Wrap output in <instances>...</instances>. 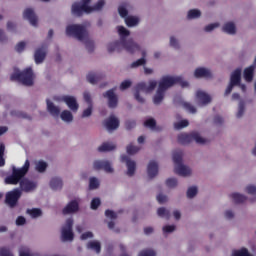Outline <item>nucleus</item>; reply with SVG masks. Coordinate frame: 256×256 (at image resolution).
<instances>
[{"mask_svg": "<svg viewBox=\"0 0 256 256\" xmlns=\"http://www.w3.org/2000/svg\"><path fill=\"white\" fill-rule=\"evenodd\" d=\"M85 47L89 53H93L95 50V42H93V40H87L85 42Z\"/></svg>", "mask_w": 256, "mask_h": 256, "instance_id": "45", "label": "nucleus"}, {"mask_svg": "<svg viewBox=\"0 0 256 256\" xmlns=\"http://www.w3.org/2000/svg\"><path fill=\"white\" fill-rule=\"evenodd\" d=\"M23 18L27 19L33 27H37V15H35V11H33V9L27 8L24 10Z\"/></svg>", "mask_w": 256, "mask_h": 256, "instance_id": "15", "label": "nucleus"}, {"mask_svg": "<svg viewBox=\"0 0 256 256\" xmlns=\"http://www.w3.org/2000/svg\"><path fill=\"white\" fill-rule=\"evenodd\" d=\"M86 79L88 83H91L92 85H96V83H99L101 79H103V75L97 74L95 72H89Z\"/></svg>", "mask_w": 256, "mask_h": 256, "instance_id": "24", "label": "nucleus"}, {"mask_svg": "<svg viewBox=\"0 0 256 256\" xmlns=\"http://www.w3.org/2000/svg\"><path fill=\"white\" fill-rule=\"evenodd\" d=\"M156 199L160 205H163V203H167V197L163 194H158Z\"/></svg>", "mask_w": 256, "mask_h": 256, "instance_id": "61", "label": "nucleus"}, {"mask_svg": "<svg viewBox=\"0 0 256 256\" xmlns=\"http://www.w3.org/2000/svg\"><path fill=\"white\" fill-rule=\"evenodd\" d=\"M75 235L73 234V219L68 218L62 227V241H73Z\"/></svg>", "mask_w": 256, "mask_h": 256, "instance_id": "8", "label": "nucleus"}, {"mask_svg": "<svg viewBox=\"0 0 256 256\" xmlns=\"http://www.w3.org/2000/svg\"><path fill=\"white\" fill-rule=\"evenodd\" d=\"M104 125L108 131H115V129H119V119L111 115L104 121Z\"/></svg>", "mask_w": 256, "mask_h": 256, "instance_id": "17", "label": "nucleus"}, {"mask_svg": "<svg viewBox=\"0 0 256 256\" xmlns=\"http://www.w3.org/2000/svg\"><path fill=\"white\" fill-rule=\"evenodd\" d=\"M72 13L77 17H81L83 13H91V6H85L79 3H74L72 5Z\"/></svg>", "mask_w": 256, "mask_h": 256, "instance_id": "13", "label": "nucleus"}, {"mask_svg": "<svg viewBox=\"0 0 256 256\" xmlns=\"http://www.w3.org/2000/svg\"><path fill=\"white\" fill-rule=\"evenodd\" d=\"M170 46L174 47V49H179V41L175 39V37H170Z\"/></svg>", "mask_w": 256, "mask_h": 256, "instance_id": "62", "label": "nucleus"}, {"mask_svg": "<svg viewBox=\"0 0 256 256\" xmlns=\"http://www.w3.org/2000/svg\"><path fill=\"white\" fill-rule=\"evenodd\" d=\"M36 170L38 171V173H45V171H47V164H46V162L39 161L36 164Z\"/></svg>", "mask_w": 256, "mask_h": 256, "instance_id": "40", "label": "nucleus"}, {"mask_svg": "<svg viewBox=\"0 0 256 256\" xmlns=\"http://www.w3.org/2000/svg\"><path fill=\"white\" fill-rule=\"evenodd\" d=\"M231 199H233L234 203H245L246 196L239 194V193H233L230 195Z\"/></svg>", "mask_w": 256, "mask_h": 256, "instance_id": "34", "label": "nucleus"}, {"mask_svg": "<svg viewBox=\"0 0 256 256\" xmlns=\"http://www.w3.org/2000/svg\"><path fill=\"white\" fill-rule=\"evenodd\" d=\"M118 33L121 37V40H117L115 42L108 44V52L113 53L114 51H117V53H121V47L122 49H125L127 53H136V51H141V47L138 46L137 43L133 41V39L125 40V37H129L130 32L123 26H118Z\"/></svg>", "mask_w": 256, "mask_h": 256, "instance_id": "2", "label": "nucleus"}, {"mask_svg": "<svg viewBox=\"0 0 256 256\" xmlns=\"http://www.w3.org/2000/svg\"><path fill=\"white\" fill-rule=\"evenodd\" d=\"M197 193H198L197 186H192V187L188 188V190H187L188 199H193V197H195V195H197Z\"/></svg>", "mask_w": 256, "mask_h": 256, "instance_id": "42", "label": "nucleus"}, {"mask_svg": "<svg viewBox=\"0 0 256 256\" xmlns=\"http://www.w3.org/2000/svg\"><path fill=\"white\" fill-rule=\"evenodd\" d=\"M125 23L127 27H135L139 23V18L133 17V16H128L125 19Z\"/></svg>", "mask_w": 256, "mask_h": 256, "instance_id": "36", "label": "nucleus"}, {"mask_svg": "<svg viewBox=\"0 0 256 256\" xmlns=\"http://www.w3.org/2000/svg\"><path fill=\"white\" fill-rule=\"evenodd\" d=\"M60 117L62 121H65L66 123H71V121H73V114L69 110L62 111Z\"/></svg>", "mask_w": 256, "mask_h": 256, "instance_id": "33", "label": "nucleus"}, {"mask_svg": "<svg viewBox=\"0 0 256 256\" xmlns=\"http://www.w3.org/2000/svg\"><path fill=\"white\" fill-rule=\"evenodd\" d=\"M147 174L149 179H154V177L159 175V164H157L156 161L152 160L149 162L147 167Z\"/></svg>", "mask_w": 256, "mask_h": 256, "instance_id": "16", "label": "nucleus"}, {"mask_svg": "<svg viewBox=\"0 0 256 256\" xmlns=\"http://www.w3.org/2000/svg\"><path fill=\"white\" fill-rule=\"evenodd\" d=\"M137 125V123L135 122V120H128L125 123V127L128 130L134 129V127Z\"/></svg>", "mask_w": 256, "mask_h": 256, "instance_id": "59", "label": "nucleus"}, {"mask_svg": "<svg viewBox=\"0 0 256 256\" xmlns=\"http://www.w3.org/2000/svg\"><path fill=\"white\" fill-rule=\"evenodd\" d=\"M184 127H189V121L181 120L180 122L174 124V128L178 130L184 129Z\"/></svg>", "mask_w": 256, "mask_h": 256, "instance_id": "44", "label": "nucleus"}, {"mask_svg": "<svg viewBox=\"0 0 256 256\" xmlns=\"http://www.w3.org/2000/svg\"><path fill=\"white\" fill-rule=\"evenodd\" d=\"M88 249L96 251V253H101V243L99 241H90L87 244Z\"/></svg>", "mask_w": 256, "mask_h": 256, "instance_id": "32", "label": "nucleus"}, {"mask_svg": "<svg viewBox=\"0 0 256 256\" xmlns=\"http://www.w3.org/2000/svg\"><path fill=\"white\" fill-rule=\"evenodd\" d=\"M173 85H181L182 87H189V82L183 81L181 76H164L159 82L156 94L153 97L154 105H160V103L165 99V91Z\"/></svg>", "mask_w": 256, "mask_h": 256, "instance_id": "3", "label": "nucleus"}, {"mask_svg": "<svg viewBox=\"0 0 256 256\" xmlns=\"http://www.w3.org/2000/svg\"><path fill=\"white\" fill-rule=\"evenodd\" d=\"M138 256H157V254L151 249H146L142 250Z\"/></svg>", "mask_w": 256, "mask_h": 256, "instance_id": "49", "label": "nucleus"}, {"mask_svg": "<svg viewBox=\"0 0 256 256\" xmlns=\"http://www.w3.org/2000/svg\"><path fill=\"white\" fill-rule=\"evenodd\" d=\"M105 7V0H99L94 6H90V13L92 11H101Z\"/></svg>", "mask_w": 256, "mask_h": 256, "instance_id": "38", "label": "nucleus"}, {"mask_svg": "<svg viewBox=\"0 0 256 256\" xmlns=\"http://www.w3.org/2000/svg\"><path fill=\"white\" fill-rule=\"evenodd\" d=\"M158 217H164L165 219H170L171 212L169 210L165 209V207H160L157 210Z\"/></svg>", "mask_w": 256, "mask_h": 256, "instance_id": "37", "label": "nucleus"}, {"mask_svg": "<svg viewBox=\"0 0 256 256\" xmlns=\"http://www.w3.org/2000/svg\"><path fill=\"white\" fill-rule=\"evenodd\" d=\"M45 49H47V46H42L41 48H38L35 51L34 60L37 65L45 61V57H47V53L45 52Z\"/></svg>", "mask_w": 256, "mask_h": 256, "instance_id": "20", "label": "nucleus"}, {"mask_svg": "<svg viewBox=\"0 0 256 256\" xmlns=\"http://www.w3.org/2000/svg\"><path fill=\"white\" fill-rule=\"evenodd\" d=\"M46 103H47V109L50 115H52L53 117H59V114L61 113V110L59 109V107L55 106V104L49 101V99L46 100Z\"/></svg>", "mask_w": 256, "mask_h": 256, "instance_id": "22", "label": "nucleus"}, {"mask_svg": "<svg viewBox=\"0 0 256 256\" xmlns=\"http://www.w3.org/2000/svg\"><path fill=\"white\" fill-rule=\"evenodd\" d=\"M11 81H18L26 87H31L33 85V80L35 79V74H33V69L31 67L24 69L22 72H15L10 76Z\"/></svg>", "mask_w": 256, "mask_h": 256, "instance_id": "4", "label": "nucleus"}, {"mask_svg": "<svg viewBox=\"0 0 256 256\" xmlns=\"http://www.w3.org/2000/svg\"><path fill=\"white\" fill-rule=\"evenodd\" d=\"M27 214L30 215L33 219H37V217H41L43 215V212L39 208L34 209H28Z\"/></svg>", "mask_w": 256, "mask_h": 256, "instance_id": "35", "label": "nucleus"}, {"mask_svg": "<svg viewBox=\"0 0 256 256\" xmlns=\"http://www.w3.org/2000/svg\"><path fill=\"white\" fill-rule=\"evenodd\" d=\"M83 97H84V101H86V103L89 106H93V101L91 100V94L89 92H85Z\"/></svg>", "mask_w": 256, "mask_h": 256, "instance_id": "56", "label": "nucleus"}, {"mask_svg": "<svg viewBox=\"0 0 256 256\" xmlns=\"http://www.w3.org/2000/svg\"><path fill=\"white\" fill-rule=\"evenodd\" d=\"M93 167L95 171H100L103 169L106 173H113V167H111V163L109 161L96 160L93 163Z\"/></svg>", "mask_w": 256, "mask_h": 256, "instance_id": "12", "label": "nucleus"}, {"mask_svg": "<svg viewBox=\"0 0 256 256\" xmlns=\"http://www.w3.org/2000/svg\"><path fill=\"white\" fill-rule=\"evenodd\" d=\"M155 87H157V81L155 80H151L149 82V86H147L145 82L138 83L135 87L134 93L136 101H138V103H145V98L141 97V95L139 94L140 91H142L143 93H151V91H154Z\"/></svg>", "mask_w": 256, "mask_h": 256, "instance_id": "7", "label": "nucleus"}, {"mask_svg": "<svg viewBox=\"0 0 256 256\" xmlns=\"http://www.w3.org/2000/svg\"><path fill=\"white\" fill-rule=\"evenodd\" d=\"M194 77L197 79H199V77H205L206 79H209V77H211V71L206 68H197L194 72Z\"/></svg>", "mask_w": 256, "mask_h": 256, "instance_id": "26", "label": "nucleus"}, {"mask_svg": "<svg viewBox=\"0 0 256 256\" xmlns=\"http://www.w3.org/2000/svg\"><path fill=\"white\" fill-rule=\"evenodd\" d=\"M196 97L202 105H208V103H211V96L201 90L196 92Z\"/></svg>", "mask_w": 256, "mask_h": 256, "instance_id": "21", "label": "nucleus"}, {"mask_svg": "<svg viewBox=\"0 0 256 256\" xmlns=\"http://www.w3.org/2000/svg\"><path fill=\"white\" fill-rule=\"evenodd\" d=\"M217 27H219V23L209 24L204 28V31H206V33H210V31H213V29H217Z\"/></svg>", "mask_w": 256, "mask_h": 256, "instance_id": "55", "label": "nucleus"}, {"mask_svg": "<svg viewBox=\"0 0 256 256\" xmlns=\"http://www.w3.org/2000/svg\"><path fill=\"white\" fill-rule=\"evenodd\" d=\"M246 193H248L249 195H256V187L254 185L247 186Z\"/></svg>", "mask_w": 256, "mask_h": 256, "instance_id": "60", "label": "nucleus"}, {"mask_svg": "<svg viewBox=\"0 0 256 256\" xmlns=\"http://www.w3.org/2000/svg\"><path fill=\"white\" fill-rule=\"evenodd\" d=\"M129 87H131V81L130 80H125L120 85L121 91H125V89H129Z\"/></svg>", "mask_w": 256, "mask_h": 256, "instance_id": "58", "label": "nucleus"}, {"mask_svg": "<svg viewBox=\"0 0 256 256\" xmlns=\"http://www.w3.org/2000/svg\"><path fill=\"white\" fill-rule=\"evenodd\" d=\"M230 84L232 85H240L241 84V69L238 68L234 70L230 77Z\"/></svg>", "mask_w": 256, "mask_h": 256, "instance_id": "23", "label": "nucleus"}, {"mask_svg": "<svg viewBox=\"0 0 256 256\" xmlns=\"http://www.w3.org/2000/svg\"><path fill=\"white\" fill-rule=\"evenodd\" d=\"M198 17H201V11H199L198 9H192L188 11V19H198Z\"/></svg>", "mask_w": 256, "mask_h": 256, "instance_id": "39", "label": "nucleus"}, {"mask_svg": "<svg viewBox=\"0 0 256 256\" xmlns=\"http://www.w3.org/2000/svg\"><path fill=\"white\" fill-rule=\"evenodd\" d=\"M66 35H68V37H74L78 39V41H85L88 35L87 28L79 24L68 25L66 27Z\"/></svg>", "mask_w": 256, "mask_h": 256, "instance_id": "5", "label": "nucleus"}, {"mask_svg": "<svg viewBox=\"0 0 256 256\" xmlns=\"http://www.w3.org/2000/svg\"><path fill=\"white\" fill-rule=\"evenodd\" d=\"M222 31H224V33H228V35H235V33H237V28L235 27V23L227 22L224 24Z\"/></svg>", "mask_w": 256, "mask_h": 256, "instance_id": "28", "label": "nucleus"}, {"mask_svg": "<svg viewBox=\"0 0 256 256\" xmlns=\"http://www.w3.org/2000/svg\"><path fill=\"white\" fill-rule=\"evenodd\" d=\"M193 141L198 143V145H205V143H207V140L201 137L198 132H192L190 134L182 133L178 135V143H180V145H189V143H193Z\"/></svg>", "mask_w": 256, "mask_h": 256, "instance_id": "6", "label": "nucleus"}, {"mask_svg": "<svg viewBox=\"0 0 256 256\" xmlns=\"http://www.w3.org/2000/svg\"><path fill=\"white\" fill-rule=\"evenodd\" d=\"M89 187L90 189H98L99 180H97L95 177L90 178Z\"/></svg>", "mask_w": 256, "mask_h": 256, "instance_id": "48", "label": "nucleus"}, {"mask_svg": "<svg viewBox=\"0 0 256 256\" xmlns=\"http://www.w3.org/2000/svg\"><path fill=\"white\" fill-rule=\"evenodd\" d=\"M77 211H79V201L72 200L63 208L62 213L63 215H71Z\"/></svg>", "mask_w": 256, "mask_h": 256, "instance_id": "14", "label": "nucleus"}, {"mask_svg": "<svg viewBox=\"0 0 256 256\" xmlns=\"http://www.w3.org/2000/svg\"><path fill=\"white\" fill-rule=\"evenodd\" d=\"M105 215L108 219H117V214L113 210H106Z\"/></svg>", "mask_w": 256, "mask_h": 256, "instance_id": "57", "label": "nucleus"}, {"mask_svg": "<svg viewBox=\"0 0 256 256\" xmlns=\"http://www.w3.org/2000/svg\"><path fill=\"white\" fill-rule=\"evenodd\" d=\"M156 125L157 122L153 118H150L144 122V127H149L150 129H155Z\"/></svg>", "mask_w": 256, "mask_h": 256, "instance_id": "46", "label": "nucleus"}, {"mask_svg": "<svg viewBox=\"0 0 256 256\" xmlns=\"http://www.w3.org/2000/svg\"><path fill=\"white\" fill-rule=\"evenodd\" d=\"M21 195V190L18 188L8 192L5 199L6 204L11 208L16 207L17 203H19V199H21Z\"/></svg>", "mask_w": 256, "mask_h": 256, "instance_id": "9", "label": "nucleus"}, {"mask_svg": "<svg viewBox=\"0 0 256 256\" xmlns=\"http://www.w3.org/2000/svg\"><path fill=\"white\" fill-rule=\"evenodd\" d=\"M183 107L186 109V111H189V113H197V108H195V106L191 105L189 102H184Z\"/></svg>", "mask_w": 256, "mask_h": 256, "instance_id": "47", "label": "nucleus"}, {"mask_svg": "<svg viewBox=\"0 0 256 256\" xmlns=\"http://www.w3.org/2000/svg\"><path fill=\"white\" fill-rule=\"evenodd\" d=\"M173 162L176 166L183 164V151L177 150L173 152Z\"/></svg>", "mask_w": 256, "mask_h": 256, "instance_id": "29", "label": "nucleus"}, {"mask_svg": "<svg viewBox=\"0 0 256 256\" xmlns=\"http://www.w3.org/2000/svg\"><path fill=\"white\" fill-rule=\"evenodd\" d=\"M105 99H108L109 109H115L119 105V98L115 95V89H110L103 94Z\"/></svg>", "mask_w": 256, "mask_h": 256, "instance_id": "10", "label": "nucleus"}, {"mask_svg": "<svg viewBox=\"0 0 256 256\" xmlns=\"http://www.w3.org/2000/svg\"><path fill=\"white\" fill-rule=\"evenodd\" d=\"M115 145L109 142H104L99 148L98 151L100 153H105L106 151H113L115 149Z\"/></svg>", "mask_w": 256, "mask_h": 256, "instance_id": "31", "label": "nucleus"}, {"mask_svg": "<svg viewBox=\"0 0 256 256\" xmlns=\"http://www.w3.org/2000/svg\"><path fill=\"white\" fill-rule=\"evenodd\" d=\"M29 167H31L29 160H26L21 168L13 166L12 174L5 178L6 185H19L20 183V189L24 191V193H31V191H35V189H37V183L24 178L25 175L29 173Z\"/></svg>", "mask_w": 256, "mask_h": 256, "instance_id": "1", "label": "nucleus"}, {"mask_svg": "<svg viewBox=\"0 0 256 256\" xmlns=\"http://www.w3.org/2000/svg\"><path fill=\"white\" fill-rule=\"evenodd\" d=\"M166 185L170 188L177 187V178H168L166 180Z\"/></svg>", "mask_w": 256, "mask_h": 256, "instance_id": "51", "label": "nucleus"}, {"mask_svg": "<svg viewBox=\"0 0 256 256\" xmlns=\"http://www.w3.org/2000/svg\"><path fill=\"white\" fill-rule=\"evenodd\" d=\"M0 256H13V254L7 248H0Z\"/></svg>", "mask_w": 256, "mask_h": 256, "instance_id": "64", "label": "nucleus"}, {"mask_svg": "<svg viewBox=\"0 0 256 256\" xmlns=\"http://www.w3.org/2000/svg\"><path fill=\"white\" fill-rule=\"evenodd\" d=\"M50 187L53 191H59V189H63V180L61 178L54 177L50 181Z\"/></svg>", "mask_w": 256, "mask_h": 256, "instance_id": "27", "label": "nucleus"}, {"mask_svg": "<svg viewBox=\"0 0 256 256\" xmlns=\"http://www.w3.org/2000/svg\"><path fill=\"white\" fill-rule=\"evenodd\" d=\"M255 75V65H251L244 70V79L247 83H251L253 81V77Z\"/></svg>", "mask_w": 256, "mask_h": 256, "instance_id": "25", "label": "nucleus"}, {"mask_svg": "<svg viewBox=\"0 0 256 256\" xmlns=\"http://www.w3.org/2000/svg\"><path fill=\"white\" fill-rule=\"evenodd\" d=\"M121 162L126 163V167L128 169L127 170L128 177H133L135 175V171L137 169V163H135V161L131 160V158H129V156H127V155L121 156Z\"/></svg>", "mask_w": 256, "mask_h": 256, "instance_id": "11", "label": "nucleus"}, {"mask_svg": "<svg viewBox=\"0 0 256 256\" xmlns=\"http://www.w3.org/2000/svg\"><path fill=\"white\" fill-rule=\"evenodd\" d=\"M175 231V225H166L163 227L164 233H173Z\"/></svg>", "mask_w": 256, "mask_h": 256, "instance_id": "63", "label": "nucleus"}, {"mask_svg": "<svg viewBox=\"0 0 256 256\" xmlns=\"http://www.w3.org/2000/svg\"><path fill=\"white\" fill-rule=\"evenodd\" d=\"M62 101L66 103V105L69 107L71 111H78L79 110V104L77 103V99L73 96H63Z\"/></svg>", "mask_w": 256, "mask_h": 256, "instance_id": "18", "label": "nucleus"}, {"mask_svg": "<svg viewBox=\"0 0 256 256\" xmlns=\"http://www.w3.org/2000/svg\"><path fill=\"white\" fill-rule=\"evenodd\" d=\"M92 113H93V106H89L87 109L83 111L82 118L91 117Z\"/></svg>", "mask_w": 256, "mask_h": 256, "instance_id": "54", "label": "nucleus"}, {"mask_svg": "<svg viewBox=\"0 0 256 256\" xmlns=\"http://www.w3.org/2000/svg\"><path fill=\"white\" fill-rule=\"evenodd\" d=\"M99 205H101V199L99 198H93L91 201V209H99Z\"/></svg>", "mask_w": 256, "mask_h": 256, "instance_id": "50", "label": "nucleus"}, {"mask_svg": "<svg viewBox=\"0 0 256 256\" xmlns=\"http://www.w3.org/2000/svg\"><path fill=\"white\" fill-rule=\"evenodd\" d=\"M174 173L180 175V177H189L191 175V168L183 164H178L174 168Z\"/></svg>", "mask_w": 256, "mask_h": 256, "instance_id": "19", "label": "nucleus"}, {"mask_svg": "<svg viewBox=\"0 0 256 256\" xmlns=\"http://www.w3.org/2000/svg\"><path fill=\"white\" fill-rule=\"evenodd\" d=\"M245 113V102L240 101L238 106V112L236 114L238 119H241L243 117V114Z\"/></svg>", "mask_w": 256, "mask_h": 256, "instance_id": "41", "label": "nucleus"}, {"mask_svg": "<svg viewBox=\"0 0 256 256\" xmlns=\"http://www.w3.org/2000/svg\"><path fill=\"white\" fill-rule=\"evenodd\" d=\"M25 42H19L16 46H15V51H17V53H22L25 50Z\"/></svg>", "mask_w": 256, "mask_h": 256, "instance_id": "53", "label": "nucleus"}, {"mask_svg": "<svg viewBox=\"0 0 256 256\" xmlns=\"http://www.w3.org/2000/svg\"><path fill=\"white\" fill-rule=\"evenodd\" d=\"M145 57H147V52L145 51H142V58L134 61L132 64H131V67L132 68H135V67H141L143 65H145V63H147V60L145 59Z\"/></svg>", "mask_w": 256, "mask_h": 256, "instance_id": "30", "label": "nucleus"}, {"mask_svg": "<svg viewBox=\"0 0 256 256\" xmlns=\"http://www.w3.org/2000/svg\"><path fill=\"white\" fill-rule=\"evenodd\" d=\"M118 13L120 15V17H127V15H129V11H127V8H125L124 6H119L118 8Z\"/></svg>", "mask_w": 256, "mask_h": 256, "instance_id": "52", "label": "nucleus"}, {"mask_svg": "<svg viewBox=\"0 0 256 256\" xmlns=\"http://www.w3.org/2000/svg\"><path fill=\"white\" fill-rule=\"evenodd\" d=\"M139 149H140L139 147L129 144L126 148V151L128 155H135V153H139Z\"/></svg>", "mask_w": 256, "mask_h": 256, "instance_id": "43", "label": "nucleus"}]
</instances>
